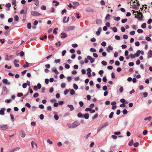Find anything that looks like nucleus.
<instances>
[{
  "label": "nucleus",
  "instance_id": "nucleus-64",
  "mask_svg": "<svg viewBox=\"0 0 152 152\" xmlns=\"http://www.w3.org/2000/svg\"><path fill=\"white\" fill-rule=\"evenodd\" d=\"M137 32L138 33H142L143 32V30L140 29H139L137 30Z\"/></svg>",
  "mask_w": 152,
  "mask_h": 152
},
{
  "label": "nucleus",
  "instance_id": "nucleus-47",
  "mask_svg": "<svg viewBox=\"0 0 152 152\" xmlns=\"http://www.w3.org/2000/svg\"><path fill=\"white\" fill-rule=\"evenodd\" d=\"M39 94L37 93H34L33 95V96L34 98H36L38 96Z\"/></svg>",
  "mask_w": 152,
  "mask_h": 152
},
{
  "label": "nucleus",
  "instance_id": "nucleus-55",
  "mask_svg": "<svg viewBox=\"0 0 152 152\" xmlns=\"http://www.w3.org/2000/svg\"><path fill=\"white\" fill-rule=\"evenodd\" d=\"M66 16H65L63 18V22L64 23H67L66 22Z\"/></svg>",
  "mask_w": 152,
  "mask_h": 152
},
{
  "label": "nucleus",
  "instance_id": "nucleus-15",
  "mask_svg": "<svg viewBox=\"0 0 152 152\" xmlns=\"http://www.w3.org/2000/svg\"><path fill=\"white\" fill-rule=\"evenodd\" d=\"M83 116L86 119H87L89 118V115L88 113H86Z\"/></svg>",
  "mask_w": 152,
  "mask_h": 152
},
{
  "label": "nucleus",
  "instance_id": "nucleus-59",
  "mask_svg": "<svg viewBox=\"0 0 152 152\" xmlns=\"http://www.w3.org/2000/svg\"><path fill=\"white\" fill-rule=\"evenodd\" d=\"M72 46L73 48H76L77 47L78 45L77 44H73L72 45Z\"/></svg>",
  "mask_w": 152,
  "mask_h": 152
},
{
  "label": "nucleus",
  "instance_id": "nucleus-22",
  "mask_svg": "<svg viewBox=\"0 0 152 152\" xmlns=\"http://www.w3.org/2000/svg\"><path fill=\"white\" fill-rule=\"evenodd\" d=\"M134 142V141L133 140H130V141L129 142V145L130 146H131L133 144Z\"/></svg>",
  "mask_w": 152,
  "mask_h": 152
},
{
  "label": "nucleus",
  "instance_id": "nucleus-33",
  "mask_svg": "<svg viewBox=\"0 0 152 152\" xmlns=\"http://www.w3.org/2000/svg\"><path fill=\"white\" fill-rule=\"evenodd\" d=\"M101 63L104 66H106L107 64V62L104 61H102L101 62Z\"/></svg>",
  "mask_w": 152,
  "mask_h": 152
},
{
  "label": "nucleus",
  "instance_id": "nucleus-52",
  "mask_svg": "<svg viewBox=\"0 0 152 152\" xmlns=\"http://www.w3.org/2000/svg\"><path fill=\"white\" fill-rule=\"evenodd\" d=\"M12 101V100L11 99H6L5 101V102L6 103H10L11 101Z\"/></svg>",
  "mask_w": 152,
  "mask_h": 152
},
{
  "label": "nucleus",
  "instance_id": "nucleus-8",
  "mask_svg": "<svg viewBox=\"0 0 152 152\" xmlns=\"http://www.w3.org/2000/svg\"><path fill=\"white\" fill-rule=\"evenodd\" d=\"M20 134L21 137L22 138H23L25 137L26 136V133L23 130H21L20 132Z\"/></svg>",
  "mask_w": 152,
  "mask_h": 152
},
{
  "label": "nucleus",
  "instance_id": "nucleus-21",
  "mask_svg": "<svg viewBox=\"0 0 152 152\" xmlns=\"http://www.w3.org/2000/svg\"><path fill=\"white\" fill-rule=\"evenodd\" d=\"M58 29V28H55L53 31V33L55 34H56L57 33V30Z\"/></svg>",
  "mask_w": 152,
  "mask_h": 152
},
{
  "label": "nucleus",
  "instance_id": "nucleus-24",
  "mask_svg": "<svg viewBox=\"0 0 152 152\" xmlns=\"http://www.w3.org/2000/svg\"><path fill=\"white\" fill-rule=\"evenodd\" d=\"M69 90H70V94L71 95H73L75 94V91L74 90L69 89Z\"/></svg>",
  "mask_w": 152,
  "mask_h": 152
},
{
  "label": "nucleus",
  "instance_id": "nucleus-1",
  "mask_svg": "<svg viewBox=\"0 0 152 152\" xmlns=\"http://www.w3.org/2000/svg\"><path fill=\"white\" fill-rule=\"evenodd\" d=\"M140 53L141 51L140 50H138L137 51V53H135L134 55L131 54L130 55V58H135V57H138L140 56Z\"/></svg>",
  "mask_w": 152,
  "mask_h": 152
},
{
  "label": "nucleus",
  "instance_id": "nucleus-48",
  "mask_svg": "<svg viewBox=\"0 0 152 152\" xmlns=\"http://www.w3.org/2000/svg\"><path fill=\"white\" fill-rule=\"evenodd\" d=\"M102 89L104 91H106L107 89V86H104L102 88Z\"/></svg>",
  "mask_w": 152,
  "mask_h": 152
},
{
  "label": "nucleus",
  "instance_id": "nucleus-6",
  "mask_svg": "<svg viewBox=\"0 0 152 152\" xmlns=\"http://www.w3.org/2000/svg\"><path fill=\"white\" fill-rule=\"evenodd\" d=\"M19 62V60L15 59L13 61V63L15 66L16 67H18L19 66V65L18 64H17V63H18Z\"/></svg>",
  "mask_w": 152,
  "mask_h": 152
},
{
  "label": "nucleus",
  "instance_id": "nucleus-41",
  "mask_svg": "<svg viewBox=\"0 0 152 152\" xmlns=\"http://www.w3.org/2000/svg\"><path fill=\"white\" fill-rule=\"evenodd\" d=\"M127 111L126 109H124L122 111V113L124 114H126L127 113Z\"/></svg>",
  "mask_w": 152,
  "mask_h": 152
},
{
  "label": "nucleus",
  "instance_id": "nucleus-25",
  "mask_svg": "<svg viewBox=\"0 0 152 152\" xmlns=\"http://www.w3.org/2000/svg\"><path fill=\"white\" fill-rule=\"evenodd\" d=\"M134 12H137V13L139 15H140V16H142V17H143L142 16H143V15H142V13L141 12H138L137 11H135V12L134 11Z\"/></svg>",
  "mask_w": 152,
  "mask_h": 152
},
{
  "label": "nucleus",
  "instance_id": "nucleus-32",
  "mask_svg": "<svg viewBox=\"0 0 152 152\" xmlns=\"http://www.w3.org/2000/svg\"><path fill=\"white\" fill-rule=\"evenodd\" d=\"M133 145H134V146L137 147L139 145V143L138 142H136L133 144Z\"/></svg>",
  "mask_w": 152,
  "mask_h": 152
},
{
  "label": "nucleus",
  "instance_id": "nucleus-57",
  "mask_svg": "<svg viewBox=\"0 0 152 152\" xmlns=\"http://www.w3.org/2000/svg\"><path fill=\"white\" fill-rule=\"evenodd\" d=\"M115 64L116 65H117V66H118L120 65V62L119 61H116L115 62Z\"/></svg>",
  "mask_w": 152,
  "mask_h": 152
},
{
  "label": "nucleus",
  "instance_id": "nucleus-34",
  "mask_svg": "<svg viewBox=\"0 0 152 152\" xmlns=\"http://www.w3.org/2000/svg\"><path fill=\"white\" fill-rule=\"evenodd\" d=\"M11 5L10 3H8L7 4L5 5V7L7 8H9L10 7H11Z\"/></svg>",
  "mask_w": 152,
  "mask_h": 152
},
{
  "label": "nucleus",
  "instance_id": "nucleus-37",
  "mask_svg": "<svg viewBox=\"0 0 152 152\" xmlns=\"http://www.w3.org/2000/svg\"><path fill=\"white\" fill-rule=\"evenodd\" d=\"M20 149V147H18L14 149L13 150H12L13 152L19 150Z\"/></svg>",
  "mask_w": 152,
  "mask_h": 152
},
{
  "label": "nucleus",
  "instance_id": "nucleus-18",
  "mask_svg": "<svg viewBox=\"0 0 152 152\" xmlns=\"http://www.w3.org/2000/svg\"><path fill=\"white\" fill-rule=\"evenodd\" d=\"M27 7H26V10H25V14H24L23 15V17L24 18H26V12H27Z\"/></svg>",
  "mask_w": 152,
  "mask_h": 152
},
{
  "label": "nucleus",
  "instance_id": "nucleus-35",
  "mask_svg": "<svg viewBox=\"0 0 152 152\" xmlns=\"http://www.w3.org/2000/svg\"><path fill=\"white\" fill-rule=\"evenodd\" d=\"M77 116L79 118L81 117L83 115V114L81 113H79L77 114Z\"/></svg>",
  "mask_w": 152,
  "mask_h": 152
},
{
  "label": "nucleus",
  "instance_id": "nucleus-31",
  "mask_svg": "<svg viewBox=\"0 0 152 152\" xmlns=\"http://www.w3.org/2000/svg\"><path fill=\"white\" fill-rule=\"evenodd\" d=\"M146 24L145 23H144L141 25V27L143 28H144L146 27Z\"/></svg>",
  "mask_w": 152,
  "mask_h": 152
},
{
  "label": "nucleus",
  "instance_id": "nucleus-11",
  "mask_svg": "<svg viewBox=\"0 0 152 152\" xmlns=\"http://www.w3.org/2000/svg\"><path fill=\"white\" fill-rule=\"evenodd\" d=\"M75 28V26H70L67 28V30L69 31L73 30Z\"/></svg>",
  "mask_w": 152,
  "mask_h": 152
},
{
  "label": "nucleus",
  "instance_id": "nucleus-29",
  "mask_svg": "<svg viewBox=\"0 0 152 152\" xmlns=\"http://www.w3.org/2000/svg\"><path fill=\"white\" fill-rule=\"evenodd\" d=\"M114 19L115 21H118L120 20V18L119 17H115Z\"/></svg>",
  "mask_w": 152,
  "mask_h": 152
},
{
  "label": "nucleus",
  "instance_id": "nucleus-9",
  "mask_svg": "<svg viewBox=\"0 0 152 152\" xmlns=\"http://www.w3.org/2000/svg\"><path fill=\"white\" fill-rule=\"evenodd\" d=\"M61 38L62 39L66 38L67 37V34L64 32L61 33Z\"/></svg>",
  "mask_w": 152,
  "mask_h": 152
},
{
  "label": "nucleus",
  "instance_id": "nucleus-7",
  "mask_svg": "<svg viewBox=\"0 0 152 152\" xmlns=\"http://www.w3.org/2000/svg\"><path fill=\"white\" fill-rule=\"evenodd\" d=\"M148 58H149L152 57V50H150L149 51L148 53Z\"/></svg>",
  "mask_w": 152,
  "mask_h": 152
},
{
  "label": "nucleus",
  "instance_id": "nucleus-3",
  "mask_svg": "<svg viewBox=\"0 0 152 152\" xmlns=\"http://www.w3.org/2000/svg\"><path fill=\"white\" fill-rule=\"evenodd\" d=\"M8 128V126L7 125H0V130H5Z\"/></svg>",
  "mask_w": 152,
  "mask_h": 152
},
{
  "label": "nucleus",
  "instance_id": "nucleus-62",
  "mask_svg": "<svg viewBox=\"0 0 152 152\" xmlns=\"http://www.w3.org/2000/svg\"><path fill=\"white\" fill-rule=\"evenodd\" d=\"M152 22V20L151 18H150L148 20V21H147V23L148 24H150Z\"/></svg>",
  "mask_w": 152,
  "mask_h": 152
},
{
  "label": "nucleus",
  "instance_id": "nucleus-49",
  "mask_svg": "<svg viewBox=\"0 0 152 152\" xmlns=\"http://www.w3.org/2000/svg\"><path fill=\"white\" fill-rule=\"evenodd\" d=\"M41 9L42 10H46V7L44 5H42L41 6Z\"/></svg>",
  "mask_w": 152,
  "mask_h": 152
},
{
  "label": "nucleus",
  "instance_id": "nucleus-61",
  "mask_svg": "<svg viewBox=\"0 0 152 152\" xmlns=\"http://www.w3.org/2000/svg\"><path fill=\"white\" fill-rule=\"evenodd\" d=\"M61 60L60 59H58L55 60L54 62L55 63H58L60 62Z\"/></svg>",
  "mask_w": 152,
  "mask_h": 152
},
{
  "label": "nucleus",
  "instance_id": "nucleus-38",
  "mask_svg": "<svg viewBox=\"0 0 152 152\" xmlns=\"http://www.w3.org/2000/svg\"><path fill=\"white\" fill-rule=\"evenodd\" d=\"M127 20V19L126 18L123 19L121 20V22L122 23H125Z\"/></svg>",
  "mask_w": 152,
  "mask_h": 152
},
{
  "label": "nucleus",
  "instance_id": "nucleus-14",
  "mask_svg": "<svg viewBox=\"0 0 152 152\" xmlns=\"http://www.w3.org/2000/svg\"><path fill=\"white\" fill-rule=\"evenodd\" d=\"M96 23L97 24H99L102 23V20L99 19H96Z\"/></svg>",
  "mask_w": 152,
  "mask_h": 152
},
{
  "label": "nucleus",
  "instance_id": "nucleus-42",
  "mask_svg": "<svg viewBox=\"0 0 152 152\" xmlns=\"http://www.w3.org/2000/svg\"><path fill=\"white\" fill-rule=\"evenodd\" d=\"M112 30L114 32H116L117 31V29L116 27H115L113 28Z\"/></svg>",
  "mask_w": 152,
  "mask_h": 152
},
{
  "label": "nucleus",
  "instance_id": "nucleus-50",
  "mask_svg": "<svg viewBox=\"0 0 152 152\" xmlns=\"http://www.w3.org/2000/svg\"><path fill=\"white\" fill-rule=\"evenodd\" d=\"M27 84L26 83H25L23 84L22 85V86L23 88H26L27 87Z\"/></svg>",
  "mask_w": 152,
  "mask_h": 152
},
{
  "label": "nucleus",
  "instance_id": "nucleus-10",
  "mask_svg": "<svg viewBox=\"0 0 152 152\" xmlns=\"http://www.w3.org/2000/svg\"><path fill=\"white\" fill-rule=\"evenodd\" d=\"M3 82L8 85H9L10 84V82H8L7 80V79H4L2 80Z\"/></svg>",
  "mask_w": 152,
  "mask_h": 152
},
{
  "label": "nucleus",
  "instance_id": "nucleus-45",
  "mask_svg": "<svg viewBox=\"0 0 152 152\" xmlns=\"http://www.w3.org/2000/svg\"><path fill=\"white\" fill-rule=\"evenodd\" d=\"M115 38L118 40H119L120 39V37L118 35H115Z\"/></svg>",
  "mask_w": 152,
  "mask_h": 152
},
{
  "label": "nucleus",
  "instance_id": "nucleus-53",
  "mask_svg": "<svg viewBox=\"0 0 152 152\" xmlns=\"http://www.w3.org/2000/svg\"><path fill=\"white\" fill-rule=\"evenodd\" d=\"M23 96V94L22 93H19L17 94L18 97H21Z\"/></svg>",
  "mask_w": 152,
  "mask_h": 152
},
{
  "label": "nucleus",
  "instance_id": "nucleus-30",
  "mask_svg": "<svg viewBox=\"0 0 152 152\" xmlns=\"http://www.w3.org/2000/svg\"><path fill=\"white\" fill-rule=\"evenodd\" d=\"M10 116L11 117V119H12V121L13 122L14 121L15 119H14L13 115L12 114H10Z\"/></svg>",
  "mask_w": 152,
  "mask_h": 152
},
{
  "label": "nucleus",
  "instance_id": "nucleus-36",
  "mask_svg": "<svg viewBox=\"0 0 152 152\" xmlns=\"http://www.w3.org/2000/svg\"><path fill=\"white\" fill-rule=\"evenodd\" d=\"M72 4L78 6L79 5V4L78 2H73Z\"/></svg>",
  "mask_w": 152,
  "mask_h": 152
},
{
  "label": "nucleus",
  "instance_id": "nucleus-39",
  "mask_svg": "<svg viewBox=\"0 0 152 152\" xmlns=\"http://www.w3.org/2000/svg\"><path fill=\"white\" fill-rule=\"evenodd\" d=\"M53 71L57 75L59 73L58 72L56 69H52Z\"/></svg>",
  "mask_w": 152,
  "mask_h": 152
},
{
  "label": "nucleus",
  "instance_id": "nucleus-26",
  "mask_svg": "<svg viewBox=\"0 0 152 152\" xmlns=\"http://www.w3.org/2000/svg\"><path fill=\"white\" fill-rule=\"evenodd\" d=\"M54 118L56 120H58L59 118L58 116V115L57 114H56L54 115Z\"/></svg>",
  "mask_w": 152,
  "mask_h": 152
},
{
  "label": "nucleus",
  "instance_id": "nucleus-12",
  "mask_svg": "<svg viewBox=\"0 0 152 152\" xmlns=\"http://www.w3.org/2000/svg\"><path fill=\"white\" fill-rule=\"evenodd\" d=\"M5 110V109L4 108H1V110H0V114L1 115H4V111Z\"/></svg>",
  "mask_w": 152,
  "mask_h": 152
},
{
  "label": "nucleus",
  "instance_id": "nucleus-4",
  "mask_svg": "<svg viewBox=\"0 0 152 152\" xmlns=\"http://www.w3.org/2000/svg\"><path fill=\"white\" fill-rule=\"evenodd\" d=\"M80 124L77 121H75L72 124V128H75L79 125Z\"/></svg>",
  "mask_w": 152,
  "mask_h": 152
},
{
  "label": "nucleus",
  "instance_id": "nucleus-60",
  "mask_svg": "<svg viewBox=\"0 0 152 152\" xmlns=\"http://www.w3.org/2000/svg\"><path fill=\"white\" fill-rule=\"evenodd\" d=\"M66 50H64L62 52V54L63 56H64L66 53Z\"/></svg>",
  "mask_w": 152,
  "mask_h": 152
},
{
  "label": "nucleus",
  "instance_id": "nucleus-46",
  "mask_svg": "<svg viewBox=\"0 0 152 152\" xmlns=\"http://www.w3.org/2000/svg\"><path fill=\"white\" fill-rule=\"evenodd\" d=\"M47 38V35H45L42 37H40V39L41 40H43L44 39H46Z\"/></svg>",
  "mask_w": 152,
  "mask_h": 152
},
{
  "label": "nucleus",
  "instance_id": "nucleus-2",
  "mask_svg": "<svg viewBox=\"0 0 152 152\" xmlns=\"http://www.w3.org/2000/svg\"><path fill=\"white\" fill-rule=\"evenodd\" d=\"M31 14L34 16H38L41 15V14L35 11H31Z\"/></svg>",
  "mask_w": 152,
  "mask_h": 152
},
{
  "label": "nucleus",
  "instance_id": "nucleus-51",
  "mask_svg": "<svg viewBox=\"0 0 152 152\" xmlns=\"http://www.w3.org/2000/svg\"><path fill=\"white\" fill-rule=\"evenodd\" d=\"M70 52L72 53H73L75 52V50L73 49H71L69 50Z\"/></svg>",
  "mask_w": 152,
  "mask_h": 152
},
{
  "label": "nucleus",
  "instance_id": "nucleus-63",
  "mask_svg": "<svg viewBox=\"0 0 152 152\" xmlns=\"http://www.w3.org/2000/svg\"><path fill=\"white\" fill-rule=\"evenodd\" d=\"M66 84L64 83H62L61 85V87L62 88H64L65 87Z\"/></svg>",
  "mask_w": 152,
  "mask_h": 152
},
{
  "label": "nucleus",
  "instance_id": "nucleus-27",
  "mask_svg": "<svg viewBox=\"0 0 152 152\" xmlns=\"http://www.w3.org/2000/svg\"><path fill=\"white\" fill-rule=\"evenodd\" d=\"M29 66V63L27 62H26V64L23 65V67L24 68L27 67Z\"/></svg>",
  "mask_w": 152,
  "mask_h": 152
},
{
  "label": "nucleus",
  "instance_id": "nucleus-20",
  "mask_svg": "<svg viewBox=\"0 0 152 152\" xmlns=\"http://www.w3.org/2000/svg\"><path fill=\"white\" fill-rule=\"evenodd\" d=\"M108 125V123L107 122H106V123H104V124H102V126L101 127L102 128L105 127L107 126Z\"/></svg>",
  "mask_w": 152,
  "mask_h": 152
},
{
  "label": "nucleus",
  "instance_id": "nucleus-44",
  "mask_svg": "<svg viewBox=\"0 0 152 152\" xmlns=\"http://www.w3.org/2000/svg\"><path fill=\"white\" fill-rule=\"evenodd\" d=\"M90 50L91 52H95L96 51V50L95 49L93 48H90Z\"/></svg>",
  "mask_w": 152,
  "mask_h": 152
},
{
  "label": "nucleus",
  "instance_id": "nucleus-16",
  "mask_svg": "<svg viewBox=\"0 0 152 152\" xmlns=\"http://www.w3.org/2000/svg\"><path fill=\"white\" fill-rule=\"evenodd\" d=\"M48 38L50 40H53L54 39V36L53 35H49L48 37Z\"/></svg>",
  "mask_w": 152,
  "mask_h": 152
},
{
  "label": "nucleus",
  "instance_id": "nucleus-28",
  "mask_svg": "<svg viewBox=\"0 0 152 152\" xmlns=\"http://www.w3.org/2000/svg\"><path fill=\"white\" fill-rule=\"evenodd\" d=\"M114 114V113L113 112H111L110 114L109 117L110 118H113V115Z\"/></svg>",
  "mask_w": 152,
  "mask_h": 152
},
{
  "label": "nucleus",
  "instance_id": "nucleus-23",
  "mask_svg": "<svg viewBox=\"0 0 152 152\" xmlns=\"http://www.w3.org/2000/svg\"><path fill=\"white\" fill-rule=\"evenodd\" d=\"M27 27L28 29H30L31 28V24L30 23H28L27 25Z\"/></svg>",
  "mask_w": 152,
  "mask_h": 152
},
{
  "label": "nucleus",
  "instance_id": "nucleus-54",
  "mask_svg": "<svg viewBox=\"0 0 152 152\" xmlns=\"http://www.w3.org/2000/svg\"><path fill=\"white\" fill-rule=\"evenodd\" d=\"M145 39L148 41H150L151 40V38L149 37H147L145 38Z\"/></svg>",
  "mask_w": 152,
  "mask_h": 152
},
{
  "label": "nucleus",
  "instance_id": "nucleus-43",
  "mask_svg": "<svg viewBox=\"0 0 152 152\" xmlns=\"http://www.w3.org/2000/svg\"><path fill=\"white\" fill-rule=\"evenodd\" d=\"M73 87L74 88L75 90H77L78 88L77 86L75 84H74Z\"/></svg>",
  "mask_w": 152,
  "mask_h": 152
},
{
  "label": "nucleus",
  "instance_id": "nucleus-5",
  "mask_svg": "<svg viewBox=\"0 0 152 152\" xmlns=\"http://www.w3.org/2000/svg\"><path fill=\"white\" fill-rule=\"evenodd\" d=\"M87 58L90 61V62L91 63H93L95 61L94 59L92 58L90 56H87Z\"/></svg>",
  "mask_w": 152,
  "mask_h": 152
},
{
  "label": "nucleus",
  "instance_id": "nucleus-40",
  "mask_svg": "<svg viewBox=\"0 0 152 152\" xmlns=\"http://www.w3.org/2000/svg\"><path fill=\"white\" fill-rule=\"evenodd\" d=\"M151 118H152V117L151 116H149L148 117L145 118L144 119V120L145 121H146L147 120H148L149 121H150V120H151Z\"/></svg>",
  "mask_w": 152,
  "mask_h": 152
},
{
  "label": "nucleus",
  "instance_id": "nucleus-13",
  "mask_svg": "<svg viewBox=\"0 0 152 152\" xmlns=\"http://www.w3.org/2000/svg\"><path fill=\"white\" fill-rule=\"evenodd\" d=\"M67 106L70 108L71 111H72L74 109V107L73 105L72 104H68Z\"/></svg>",
  "mask_w": 152,
  "mask_h": 152
},
{
  "label": "nucleus",
  "instance_id": "nucleus-58",
  "mask_svg": "<svg viewBox=\"0 0 152 152\" xmlns=\"http://www.w3.org/2000/svg\"><path fill=\"white\" fill-rule=\"evenodd\" d=\"M65 67L67 69H68L70 68V66L68 64H66L65 65Z\"/></svg>",
  "mask_w": 152,
  "mask_h": 152
},
{
  "label": "nucleus",
  "instance_id": "nucleus-19",
  "mask_svg": "<svg viewBox=\"0 0 152 152\" xmlns=\"http://www.w3.org/2000/svg\"><path fill=\"white\" fill-rule=\"evenodd\" d=\"M110 15L109 14H107L105 18V20H109Z\"/></svg>",
  "mask_w": 152,
  "mask_h": 152
},
{
  "label": "nucleus",
  "instance_id": "nucleus-17",
  "mask_svg": "<svg viewBox=\"0 0 152 152\" xmlns=\"http://www.w3.org/2000/svg\"><path fill=\"white\" fill-rule=\"evenodd\" d=\"M14 18L15 21L17 22L18 21L19 17L17 15H15Z\"/></svg>",
  "mask_w": 152,
  "mask_h": 152
},
{
  "label": "nucleus",
  "instance_id": "nucleus-56",
  "mask_svg": "<svg viewBox=\"0 0 152 152\" xmlns=\"http://www.w3.org/2000/svg\"><path fill=\"white\" fill-rule=\"evenodd\" d=\"M93 56L95 58H97L98 56L97 54L96 53H94L93 54Z\"/></svg>",
  "mask_w": 152,
  "mask_h": 152
}]
</instances>
